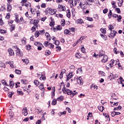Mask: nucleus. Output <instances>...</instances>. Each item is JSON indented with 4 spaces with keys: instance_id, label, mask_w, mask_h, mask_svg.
<instances>
[{
    "instance_id": "obj_1",
    "label": "nucleus",
    "mask_w": 124,
    "mask_h": 124,
    "mask_svg": "<svg viewBox=\"0 0 124 124\" xmlns=\"http://www.w3.org/2000/svg\"><path fill=\"white\" fill-rule=\"evenodd\" d=\"M62 91L63 92V93H67L68 95H72V96H74V95L78 94V92H75L76 91H74L72 92V91L66 89L64 85L62 88Z\"/></svg>"
},
{
    "instance_id": "obj_2",
    "label": "nucleus",
    "mask_w": 124,
    "mask_h": 124,
    "mask_svg": "<svg viewBox=\"0 0 124 124\" xmlns=\"http://www.w3.org/2000/svg\"><path fill=\"white\" fill-rule=\"evenodd\" d=\"M15 48H16V56H18V57H23V56H24L23 52H21V51L20 50V49L18 48L17 46H15Z\"/></svg>"
},
{
    "instance_id": "obj_3",
    "label": "nucleus",
    "mask_w": 124,
    "mask_h": 124,
    "mask_svg": "<svg viewBox=\"0 0 124 124\" xmlns=\"http://www.w3.org/2000/svg\"><path fill=\"white\" fill-rule=\"evenodd\" d=\"M76 80L77 82V83L78 85H83V84H84V80H83V78H82L81 77H77V78H76Z\"/></svg>"
},
{
    "instance_id": "obj_4",
    "label": "nucleus",
    "mask_w": 124,
    "mask_h": 124,
    "mask_svg": "<svg viewBox=\"0 0 124 124\" xmlns=\"http://www.w3.org/2000/svg\"><path fill=\"white\" fill-rule=\"evenodd\" d=\"M58 10L59 11H66V8H65V6H63L62 4H59L58 6Z\"/></svg>"
},
{
    "instance_id": "obj_5",
    "label": "nucleus",
    "mask_w": 124,
    "mask_h": 124,
    "mask_svg": "<svg viewBox=\"0 0 124 124\" xmlns=\"http://www.w3.org/2000/svg\"><path fill=\"white\" fill-rule=\"evenodd\" d=\"M7 12H9L10 13L11 12V11L12 10V6L10 4V2H8L7 4Z\"/></svg>"
},
{
    "instance_id": "obj_6",
    "label": "nucleus",
    "mask_w": 124,
    "mask_h": 124,
    "mask_svg": "<svg viewBox=\"0 0 124 124\" xmlns=\"http://www.w3.org/2000/svg\"><path fill=\"white\" fill-rule=\"evenodd\" d=\"M108 62V56L106 55H104L103 56V59L101 60V62L105 63L106 62Z\"/></svg>"
},
{
    "instance_id": "obj_7",
    "label": "nucleus",
    "mask_w": 124,
    "mask_h": 124,
    "mask_svg": "<svg viewBox=\"0 0 124 124\" xmlns=\"http://www.w3.org/2000/svg\"><path fill=\"white\" fill-rule=\"evenodd\" d=\"M69 31H70V34H71V35H74V34H75V28H69Z\"/></svg>"
},
{
    "instance_id": "obj_8",
    "label": "nucleus",
    "mask_w": 124,
    "mask_h": 124,
    "mask_svg": "<svg viewBox=\"0 0 124 124\" xmlns=\"http://www.w3.org/2000/svg\"><path fill=\"white\" fill-rule=\"evenodd\" d=\"M46 11H47V12L49 13L50 14V15H54V14H55V13H56V12H57V11L54 12V10H53L52 9H50V8H47L46 9Z\"/></svg>"
},
{
    "instance_id": "obj_9",
    "label": "nucleus",
    "mask_w": 124,
    "mask_h": 124,
    "mask_svg": "<svg viewBox=\"0 0 124 124\" xmlns=\"http://www.w3.org/2000/svg\"><path fill=\"white\" fill-rule=\"evenodd\" d=\"M54 31H62V27L61 25H57L56 28L53 27Z\"/></svg>"
},
{
    "instance_id": "obj_10",
    "label": "nucleus",
    "mask_w": 124,
    "mask_h": 124,
    "mask_svg": "<svg viewBox=\"0 0 124 124\" xmlns=\"http://www.w3.org/2000/svg\"><path fill=\"white\" fill-rule=\"evenodd\" d=\"M73 77V73L72 72L69 73V74L67 76V79L66 80V81H69L71 78Z\"/></svg>"
},
{
    "instance_id": "obj_11",
    "label": "nucleus",
    "mask_w": 124,
    "mask_h": 124,
    "mask_svg": "<svg viewBox=\"0 0 124 124\" xmlns=\"http://www.w3.org/2000/svg\"><path fill=\"white\" fill-rule=\"evenodd\" d=\"M15 85V83H14V81L12 80V79H10L9 87H10L11 89H13V88H14Z\"/></svg>"
},
{
    "instance_id": "obj_12",
    "label": "nucleus",
    "mask_w": 124,
    "mask_h": 124,
    "mask_svg": "<svg viewBox=\"0 0 124 124\" xmlns=\"http://www.w3.org/2000/svg\"><path fill=\"white\" fill-rule=\"evenodd\" d=\"M8 52L10 56H14V51L11 48L8 49Z\"/></svg>"
},
{
    "instance_id": "obj_13",
    "label": "nucleus",
    "mask_w": 124,
    "mask_h": 124,
    "mask_svg": "<svg viewBox=\"0 0 124 124\" xmlns=\"http://www.w3.org/2000/svg\"><path fill=\"white\" fill-rule=\"evenodd\" d=\"M39 23V20L38 19H34L33 20V24L35 27H36V28H38V26L37 25V24Z\"/></svg>"
},
{
    "instance_id": "obj_14",
    "label": "nucleus",
    "mask_w": 124,
    "mask_h": 124,
    "mask_svg": "<svg viewBox=\"0 0 124 124\" xmlns=\"http://www.w3.org/2000/svg\"><path fill=\"white\" fill-rule=\"evenodd\" d=\"M100 36H101V37H102V38H103V39H104V40H105V41H106V40H107V39H108V37L105 34H103L100 33Z\"/></svg>"
},
{
    "instance_id": "obj_15",
    "label": "nucleus",
    "mask_w": 124,
    "mask_h": 124,
    "mask_svg": "<svg viewBox=\"0 0 124 124\" xmlns=\"http://www.w3.org/2000/svg\"><path fill=\"white\" fill-rule=\"evenodd\" d=\"M66 17L69 18H70V17H71V13H70V10L69 9L66 11Z\"/></svg>"
},
{
    "instance_id": "obj_16",
    "label": "nucleus",
    "mask_w": 124,
    "mask_h": 124,
    "mask_svg": "<svg viewBox=\"0 0 124 124\" xmlns=\"http://www.w3.org/2000/svg\"><path fill=\"white\" fill-rule=\"evenodd\" d=\"M15 22H16V23H20V21H19V15H18V14H15Z\"/></svg>"
},
{
    "instance_id": "obj_17",
    "label": "nucleus",
    "mask_w": 124,
    "mask_h": 124,
    "mask_svg": "<svg viewBox=\"0 0 124 124\" xmlns=\"http://www.w3.org/2000/svg\"><path fill=\"white\" fill-rule=\"evenodd\" d=\"M81 40H83V38L82 37H81L77 42H74L73 46L75 47V46H76V45H77Z\"/></svg>"
},
{
    "instance_id": "obj_18",
    "label": "nucleus",
    "mask_w": 124,
    "mask_h": 124,
    "mask_svg": "<svg viewBox=\"0 0 124 124\" xmlns=\"http://www.w3.org/2000/svg\"><path fill=\"white\" fill-rule=\"evenodd\" d=\"M117 33V31H110V35L112 37H114L116 36V34Z\"/></svg>"
},
{
    "instance_id": "obj_19",
    "label": "nucleus",
    "mask_w": 124,
    "mask_h": 124,
    "mask_svg": "<svg viewBox=\"0 0 124 124\" xmlns=\"http://www.w3.org/2000/svg\"><path fill=\"white\" fill-rule=\"evenodd\" d=\"M39 88L41 91H43V92H44L45 91V89H44V85L43 84V83H42L39 86Z\"/></svg>"
},
{
    "instance_id": "obj_20",
    "label": "nucleus",
    "mask_w": 124,
    "mask_h": 124,
    "mask_svg": "<svg viewBox=\"0 0 124 124\" xmlns=\"http://www.w3.org/2000/svg\"><path fill=\"white\" fill-rule=\"evenodd\" d=\"M64 34L65 35L69 34V35H71V34L70 33V31H69V30L66 29L64 31Z\"/></svg>"
},
{
    "instance_id": "obj_21",
    "label": "nucleus",
    "mask_w": 124,
    "mask_h": 124,
    "mask_svg": "<svg viewBox=\"0 0 124 124\" xmlns=\"http://www.w3.org/2000/svg\"><path fill=\"white\" fill-rule=\"evenodd\" d=\"M76 58L77 59H81L82 58V54L80 53V52H78L76 54Z\"/></svg>"
},
{
    "instance_id": "obj_22",
    "label": "nucleus",
    "mask_w": 124,
    "mask_h": 124,
    "mask_svg": "<svg viewBox=\"0 0 124 124\" xmlns=\"http://www.w3.org/2000/svg\"><path fill=\"white\" fill-rule=\"evenodd\" d=\"M34 45H35V46L39 47V46H41V45H42V43H41L40 42H35L34 43Z\"/></svg>"
},
{
    "instance_id": "obj_23",
    "label": "nucleus",
    "mask_w": 124,
    "mask_h": 124,
    "mask_svg": "<svg viewBox=\"0 0 124 124\" xmlns=\"http://www.w3.org/2000/svg\"><path fill=\"white\" fill-rule=\"evenodd\" d=\"M91 89H92V90H96L98 89V87L97 86V85L92 84L91 86Z\"/></svg>"
},
{
    "instance_id": "obj_24",
    "label": "nucleus",
    "mask_w": 124,
    "mask_h": 124,
    "mask_svg": "<svg viewBox=\"0 0 124 124\" xmlns=\"http://www.w3.org/2000/svg\"><path fill=\"white\" fill-rule=\"evenodd\" d=\"M39 35H40V33L38 31H36L34 33L35 37L37 38V37H39Z\"/></svg>"
},
{
    "instance_id": "obj_25",
    "label": "nucleus",
    "mask_w": 124,
    "mask_h": 124,
    "mask_svg": "<svg viewBox=\"0 0 124 124\" xmlns=\"http://www.w3.org/2000/svg\"><path fill=\"white\" fill-rule=\"evenodd\" d=\"M98 109L100 112H103V110H104L105 108H104V107L101 106L100 107H98Z\"/></svg>"
},
{
    "instance_id": "obj_26",
    "label": "nucleus",
    "mask_w": 124,
    "mask_h": 124,
    "mask_svg": "<svg viewBox=\"0 0 124 124\" xmlns=\"http://www.w3.org/2000/svg\"><path fill=\"white\" fill-rule=\"evenodd\" d=\"M112 79H115V78H114V75L112 73H110L108 77V80L111 81V80H112Z\"/></svg>"
},
{
    "instance_id": "obj_27",
    "label": "nucleus",
    "mask_w": 124,
    "mask_h": 124,
    "mask_svg": "<svg viewBox=\"0 0 124 124\" xmlns=\"http://www.w3.org/2000/svg\"><path fill=\"white\" fill-rule=\"evenodd\" d=\"M112 15H113V13H112V11L110 10L108 14V17L109 19H111L112 18Z\"/></svg>"
},
{
    "instance_id": "obj_28",
    "label": "nucleus",
    "mask_w": 124,
    "mask_h": 124,
    "mask_svg": "<svg viewBox=\"0 0 124 124\" xmlns=\"http://www.w3.org/2000/svg\"><path fill=\"white\" fill-rule=\"evenodd\" d=\"M7 63H8V64H10L11 67H12V68H14V65H13L14 64V62H13V61H9V62H7Z\"/></svg>"
},
{
    "instance_id": "obj_29",
    "label": "nucleus",
    "mask_w": 124,
    "mask_h": 124,
    "mask_svg": "<svg viewBox=\"0 0 124 124\" xmlns=\"http://www.w3.org/2000/svg\"><path fill=\"white\" fill-rule=\"evenodd\" d=\"M18 21H19L20 23H17V24H19V25H22L24 22H25V20H24V18L23 17H21L20 18V20L18 19Z\"/></svg>"
},
{
    "instance_id": "obj_30",
    "label": "nucleus",
    "mask_w": 124,
    "mask_h": 124,
    "mask_svg": "<svg viewBox=\"0 0 124 124\" xmlns=\"http://www.w3.org/2000/svg\"><path fill=\"white\" fill-rule=\"evenodd\" d=\"M100 31H101L102 33H103V34L106 33V28H101Z\"/></svg>"
},
{
    "instance_id": "obj_31",
    "label": "nucleus",
    "mask_w": 124,
    "mask_h": 124,
    "mask_svg": "<svg viewBox=\"0 0 124 124\" xmlns=\"http://www.w3.org/2000/svg\"><path fill=\"white\" fill-rule=\"evenodd\" d=\"M61 25L62 27H64V25H65V20H64V19H62L61 22Z\"/></svg>"
},
{
    "instance_id": "obj_32",
    "label": "nucleus",
    "mask_w": 124,
    "mask_h": 124,
    "mask_svg": "<svg viewBox=\"0 0 124 124\" xmlns=\"http://www.w3.org/2000/svg\"><path fill=\"white\" fill-rule=\"evenodd\" d=\"M33 83L36 87H38V85H39V81L37 79H35L34 80Z\"/></svg>"
},
{
    "instance_id": "obj_33",
    "label": "nucleus",
    "mask_w": 124,
    "mask_h": 124,
    "mask_svg": "<svg viewBox=\"0 0 124 124\" xmlns=\"http://www.w3.org/2000/svg\"><path fill=\"white\" fill-rule=\"evenodd\" d=\"M63 96H61L60 97H59L58 98H57V100L58 101H63Z\"/></svg>"
},
{
    "instance_id": "obj_34",
    "label": "nucleus",
    "mask_w": 124,
    "mask_h": 124,
    "mask_svg": "<svg viewBox=\"0 0 124 124\" xmlns=\"http://www.w3.org/2000/svg\"><path fill=\"white\" fill-rule=\"evenodd\" d=\"M77 22H78V24H80V25H82V24H84V21L81 18L78 19Z\"/></svg>"
},
{
    "instance_id": "obj_35",
    "label": "nucleus",
    "mask_w": 124,
    "mask_h": 124,
    "mask_svg": "<svg viewBox=\"0 0 124 124\" xmlns=\"http://www.w3.org/2000/svg\"><path fill=\"white\" fill-rule=\"evenodd\" d=\"M14 30H15V25L12 24L11 26V28H10L11 32H12V31H14Z\"/></svg>"
},
{
    "instance_id": "obj_36",
    "label": "nucleus",
    "mask_w": 124,
    "mask_h": 124,
    "mask_svg": "<svg viewBox=\"0 0 124 124\" xmlns=\"http://www.w3.org/2000/svg\"><path fill=\"white\" fill-rule=\"evenodd\" d=\"M50 55H51V51H50V50H46L45 52V56H50Z\"/></svg>"
},
{
    "instance_id": "obj_37",
    "label": "nucleus",
    "mask_w": 124,
    "mask_h": 124,
    "mask_svg": "<svg viewBox=\"0 0 124 124\" xmlns=\"http://www.w3.org/2000/svg\"><path fill=\"white\" fill-rule=\"evenodd\" d=\"M1 83L2 85H3V86H7V87L9 86L7 84V82H6V81H5V80H2L1 81Z\"/></svg>"
},
{
    "instance_id": "obj_38",
    "label": "nucleus",
    "mask_w": 124,
    "mask_h": 124,
    "mask_svg": "<svg viewBox=\"0 0 124 124\" xmlns=\"http://www.w3.org/2000/svg\"><path fill=\"white\" fill-rule=\"evenodd\" d=\"M121 109H122V106H118V107L114 108L113 110H114V111H116H116H119V110H121Z\"/></svg>"
},
{
    "instance_id": "obj_39",
    "label": "nucleus",
    "mask_w": 124,
    "mask_h": 124,
    "mask_svg": "<svg viewBox=\"0 0 124 124\" xmlns=\"http://www.w3.org/2000/svg\"><path fill=\"white\" fill-rule=\"evenodd\" d=\"M22 62H23L24 63H26V64H28L30 62L29 60L28 59H22Z\"/></svg>"
},
{
    "instance_id": "obj_40",
    "label": "nucleus",
    "mask_w": 124,
    "mask_h": 124,
    "mask_svg": "<svg viewBox=\"0 0 124 124\" xmlns=\"http://www.w3.org/2000/svg\"><path fill=\"white\" fill-rule=\"evenodd\" d=\"M49 44L50 43L48 41H45L44 43V45L45 46V47H48Z\"/></svg>"
},
{
    "instance_id": "obj_41",
    "label": "nucleus",
    "mask_w": 124,
    "mask_h": 124,
    "mask_svg": "<svg viewBox=\"0 0 124 124\" xmlns=\"http://www.w3.org/2000/svg\"><path fill=\"white\" fill-rule=\"evenodd\" d=\"M49 26L50 27H54V26H55V21H54V20L51 19V21L50 22Z\"/></svg>"
},
{
    "instance_id": "obj_42",
    "label": "nucleus",
    "mask_w": 124,
    "mask_h": 124,
    "mask_svg": "<svg viewBox=\"0 0 124 124\" xmlns=\"http://www.w3.org/2000/svg\"><path fill=\"white\" fill-rule=\"evenodd\" d=\"M68 2L70 3L71 7L74 6V5H73V0H69Z\"/></svg>"
},
{
    "instance_id": "obj_43",
    "label": "nucleus",
    "mask_w": 124,
    "mask_h": 124,
    "mask_svg": "<svg viewBox=\"0 0 124 124\" xmlns=\"http://www.w3.org/2000/svg\"><path fill=\"white\" fill-rule=\"evenodd\" d=\"M39 31L40 35H43V34L45 33L46 31H45V30L43 29V30H41V31Z\"/></svg>"
},
{
    "instance_id": "obj_44",
    "label": "nucleus",
    "mask_w": 124,
    "mask_h": 124,
    "mask_svg": "<svg viewBox=\"0 0 124 124\" xmlns=\"http://www.w3.org/2000/svg\"><path fill=\"white\" fill-rule=\"evenodd\" d=\"M15 72L16 74H18V75H20L21 73V70L18 69H16Z\"/></svg>"
},
{
    "instance_id": "obj_45",
    "label": "nucleus",
    "mask_w": 124,
    "mask_h": 124,
    "mask_svg": "<svg viewBox=\"0 0 124 124\" xmlns=\"http://www.w3.org/2000/svg\"><path fill=\"white\" fill-rule=\"evenodd\" d=\"M81 51L82 53H86V48H85L84 46H81Z\"/></svg>"
},
{
    "instance_id": "obj_46",
    "label": "nucleus",
    "mask_w": 124,
    "mask_h": 124,
    "mask_svg": "<svg viewBox=\"0 0 124 124\" xmlns=\"http://www.w3.org/2000/svg\"><path fill=\"white\" fill-rule=\"evenodd\" d=\"M17 93L19 94V95H24V93L22 91L17 90Z\"/></svg>"
},
{
    "instance_id": "obj_47",
    "label": "nucleus",
    "mask_w": 124,
    "mask_h": 124,
    "mask_svg": "<svg viewBox=\"0 0 124 124\" xmlns=\"http://www.w3.org/2000/svg\"><path fill=\"white\" fill-rule=\"evenodd\" d=\"M54 45L53 44L50 43L49 46H48V48H49V49H54Z\"/></svg>"
},
{
    "instance_id": "obj_48",
    "label": "nucleus",
    "mask_w": 124,
    "mask_h": 124,
    "mask_svg": "<svg viewBox=\"0 0 124 124\" xmlns=\"http://www.w3.org/2000/svg\"><path fill=\"white\" fill-rule=\"evenodd\" d=\"M124 2V0H118V5L119 6H122L123 5V3Z\"/></svg>"
},
{
    "instance_id": "obj_49",
    "label": "nucleus",
    "mask_w": 124,
    "mask_h": 124,
    "mask_svg": "<svg viewBox=\"0 0 124 124\" xmlns=\"http://www.w3.org/2000/svg\"><path fill=\"white\" fill-rule=\"evenodd\" d=\"M86 3L90 5V4L89 3H92V2H94V0H86Z\"/></svg>"
},
{
    "instance_id": "obj_50",
    "label": "nucleus",
    "mask_w": 124,
    "mask_h": 124,
    "mask_svg": "<svg viewBox=\"0 0 124 124\" xmlns=\"http://www.w3.org/2000/svg\"><path fill=\"white\" fill-rule=\"evenodd\" d=\"M82 67H80L79 68H78L77 70V73H82Z\"/></svg>"
},
{
    "instance_id": "obj_51",
    "label": "nucleus",
    "mask_w": 124,
    "mask_h": 124,
    "mask_svg": "<svg viewBox=\"0 0 124 124\" xmlns=\"http://www.w3.org/2000/svg\"><path fill=\"white\" fill-rule=\"evenodd\" d=\"M13 94H14V93H12V92H9L8 93V96L11 98V97H12V95H13Z\"/></svg>"
},
{
    "instance_id": "obj_52",
    "label": "nucleus",
    "mask_w": 124,
    "mask_h": 124,
    "mask_svg": "<svg viewBox=\"0 0 124 124\" xmlns=\"http://www.w3.org/2000/svg\"><path fill=\"white\" fill-rule=\"evenodd\" d=\"M57 104V99H53L52 102V105H56Z\"/></svg>"
},
{
    "instance_id": "obj_53",
    "label": "nucleus",
    "mask_w": 124,
    "mask_h": 124,
    "mask_svg": "<svg viewBox=\"0 0 124 124\" xmlns=\"http://www.w3.org/2000/svg\"><path fill=\"white\" fill-rule=\"evenodd\" d=\"M6 10V8H5V7L4 6H2L0 8V11H3V12H4Z\"/></svg>"
},
{
    "instance_id": "obj_54",
    "label": "nucleus",
    "mask_w": 124,
    "mask_h": 124,
    "mask_svg": "<svg viewBox=\"0 0 124 124\" xmlns=\"http://www.w3.org/2000/svg\"><path fill=\"white\" fill-rule=\"evenodd\" d=\"M31 30L32 31V32H33V31H36V26H33L31 28Z\"/></svg>"
},
{
    "instance_id": "obj_55",
    "label": "nucleus",
    "mask_w": 124,
    "mask_h": 124,
    "mask_svg": "<svg viewBox=\"0 0 124 124\" xmlns=\"http://www.w3.org/2000/svg\"><path fill=\"white\" fill-rule=\"evenodd\" d=\"M60 41L58 40H55L54 42V44L55 45H57V46H58V45H60Z\"/></svg>"
},
{
    "instance_id": "obj_56",
    "label": "nucleus",
    "mask_w": 124,
    "mask_h": 124,
    "mask_svg": "<svg viewBox=\"0 0 124 124\" xmlns=\"http://www.w3.org/2000/svg\"><path fill=\"white\" fill-rule=\"evenodd\" d=\"M118 22H121L122 21V16L120 15L118 16V17H117V19Z\"/></svg>"
},
{
    "instance_id": "obj_57",
    "label": "nucleus",
    "mask_w": 124,
    "mask_h": 124,
    "mask_svg": "<svg viewBox=\"0 0 124 124\" xmlns=\"http://www.w3.org/2000/svg\"><path fill=\"white\" fill-rule=\"evenodd\" d=\"M108 30L109 31H112V30H114V26H113V25H109L108 26Z\"/></svg>"
},
{
    "instance_id": "obj_58",
    "label": "nucleus",
    "mask_w": 124,
    "mask_h": 124,
    "mask_svg": "<svg viewBox=\"0 0 124 124\" xmlns=\"http://www.w3.org/2000/svg\"><path fill=\"white\" fill-rule=\"evenodd\" d=\"M40 80H44V81H45V80H46V77L42 75L41 77H40Z\"/></svg>"
},
{
    "instance_id": "obj_59",
    "label": "nucleus",
    "mask_w": 124,
    "mask_h": 124,
    "mask_svg": "<svg viewBox=\"0 0 124 124\" xmlns=\"http://www.w3.org/2000/svg\"><path fill=\"white\" fill-rule=\"evenodd\" d=\"M115 10L117 12V13H118V14H121V9L119 8H116L115 9Z\"/></svg>"
},
{
    "instance_id": "obj_60",
    "label": "nucleus",
    "mask_w": 124,
    "mask_h": 124,
    "mask_svg": "<svg viewBox=\"0 0 124 124\" xmlns=\"http://www.w3.org/2000/svg\"><path fill=\"white\" fill-rule=\"evenodd\" d=\"M86 18H87V20H88V21H89L90 22H93V17H87Z\"/></svg>"
},
{
    "instance_id": "obj_61",
    "label": "nucleus",
    "mask_w": 124,
    "mask_h": 124,
    "mask_svg": "<svg viewBox=\"0 0 124 124\" xmlns=\"http://www.w3.org/2000/svg\"><path fill=\"white\" fill-rule=\"evenodd\" d=\"M93 16L94 19H97V20H98V19H99V16H98L97 14L93 15Z\"/></svg>"
},
{
    "instance_id": "obj_62",
    "label": "nucleus",
    "mask_w": 124,
    "mask_h": 124,
    "mask_svg": "<svg viewBox=\"0 0 124 124\" xmlns=\"http://www.w3.org/2000/svg\"><path fill=\"white\" fill-rule=\"evenodd\" d=\"M5 18H6V19H10V13H7V14H6V16H5Z\"/></svg>"
},
{
    "instance_id": "obj_63",
    "label": "nucleus",
    "mask_w": 124,
    "mask_h": 124,
    "mask_svg": "<svg viewBox=\"0 0 124 124\" xmlns=\"http://www.w3.org/2000/svg\"><path fill=\"white\" fill-rule=\"evenodd\" d=\"M25 6L26 7H29V6H31V5L30 2L25 3Z\"/></svg>"
},
{
    "instance_id": "obj_64",
    "label": "nucleus",
    "mask_w": 124,
    "mask_h": 124,
    "mask_svg": "<svg viewBox=\"0 0 124 124\" xmlns=\"http://www.w3.org/2000/svg\"><path fill=\"white\" fill-rule=\"evenodd\" d=\"M20 82H17L16 83V88H19L20 87Z\"/></svg>"
}]
</instances>
